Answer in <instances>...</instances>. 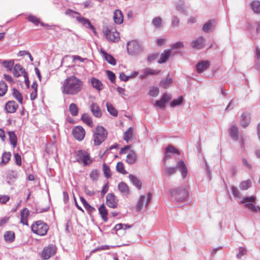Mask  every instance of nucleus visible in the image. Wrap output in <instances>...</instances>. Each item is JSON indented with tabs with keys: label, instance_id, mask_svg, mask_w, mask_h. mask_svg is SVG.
<instances>
[{
	"label": "nucleus",
	"instance_id": "1",
	"mask_svg": "<svg viewBox=\"0 0 260 260\" xmlns=\"http://www.w3.org/2000/svg\"><path fill=\"white\" fill-rule=\"evenodd\" d=\"M83 82L75 76L68 77L62 84L61 90L62 93L67 95H76L82 90Z\"/></svg>",
	"mask_w": 260,
	"mask_h": 260
},
{
	"label": "nucleus",
	"instance_id": "2",
	"mask_svg": "<svg viewBox=\"0 0 260 260\" xmlns=\"http://www.w3.org/2000/svg\"><path fill=\"white\" fill-rule=\"evenodd\" d=\"M170 193V197L178 203L184 202L188 196L187 189L182 187L171 189Z\"/></svg>",
	"mask_w": 260,
	"mask_h": 260
},
{
	"label": "nucleus",
	"instance_id": "3",
	"mask_svg": "<svg viewBox=\"0 0 260 260\" xmlns=\"http://www.w3.org/2000/svg\"><path fill=\"white\" fill-rule=\"evenodd\" d=\"M107 137V132L103 127L98 126L93 132V140L94 145L99 146L104 142Z\"/></svg>",
	"mask_w": 260,
	"mask_h": 260
},
{
	"label": "nucleus",
	"instance_id": "4",
	"mask_svg": "<svg viewBox=\"0 0 260 260\" xmlns=\"http://www.w3.org/2000/svg\"><path fill=\"white\" fill-rule=\"evenodd\" d=\"M31 229L33 233L40 236H44L47 234L49 228L45 222L38 220L31 225Z\"/></svg>",
	"mask_w": 260,
	"mask_h": 260
},
{
	"label": "nucleus",
	"instance_id": "5",
	"mask_svg": "<svg viewBox=\"0 0 260 260\" xmlns=\"http://www.w3.org/2000/svg\"><path fill=\"white\" fill-rule=\"evenodd\" d=\"M76 159L78 162H82L84 166L90 165L92 161L89 154L86 151L83 150L77 151Z\"/></svg>",
	"mask_w": 260,
	"mask_h": 260
},
{
	"label": "nucleus",
	"instance_id": "6",
	"mask_svg": "<svg viewBox=\"0 0 260 260\" xmlns=\"http://www.w3.org/2000/svg\"><path fill=\"white\" fill-rule=\"evenodd\" d=\"M255 198L253 196L249 197H245L240 201L241 204H245L246 208L253 212H260V207L255 206L253 205V202L255 201Z\"/></svg>",
	"mask_w": 260,
	"mask_h": 260
},
{
	"label": "nucleus",
	"instance_id": "7",
	"mask_svg": "<svg viewBox=\"0 0 260 260\" xmlns=\"http://www.w3.org/2000/svg\"><path fill=\"white\" fill-rule=\"evenodd\" d=\"M151 199V194L150 193H148L146 195L140 196L136 205L137 211H139L141 210L144 207L147 209Z\"/></svg>",
	"mask_w": 260,
	"mask_h": 260
},
{
	"label": "nucleus",
	"instance_id": "8",
	"mask_svg": "<svg viewBox=\"0 0 260 260\" xmlns=\"http://www.w3.org/2000/svg\"><path fill=\"white\" fill-rule=\"evenodd\" d=\"M142 48L140 44L135 41L127 43V50L129 54L134 55L139 53Z\"/></svg>",
	"mask_w": 260,
	"mask_h": 260
},
{
	"label": "nucleus",
	"instance_id": "9",
	"mask_svg": "<svg viewBox=\"0 0 260 260\" xmlns=\"http://www.w3.org/2000/svg\"><path fill=\"white\" fill-rule=\"evenodd\" d=\"M104 33L109 41L116 42L119 40V33L116 30L106 28L104 29Z\"/></svg>",
	"mask_w": 260,
	"mask_h": 260
},
{
	"label": "nucleus",
	"instance_id": "10",
	"mask_svg": "<svg viewBox=\"0 0 260 260\" xmlns=\"http://www.w3.org/2000/svg\"><path fill=\"white\" fill-rule=\"evenodd\" d=\"M206 39L203 36H200L190 43V47L195 49H201L204 47Z\"/></svg>",
	"mask_w": 260,
	"mask_h": 260
},
{
	"label": "nucleus",
	"instance_id": "11",
	"mask_svg": "<svg viewBox=\"0 0 260 260\" xmlns=\"http://www.w3.org/2000/svg\"><path fill=\"white\" fill-rule=\"evenodd\" d=\"M107 205L110 208H116L118 205V200L113 193H109L106 196Z\"/></svg>",
	"mask_w": 260,
	"mask_h": 260
},
{
	"label": "nucleus",
	"instance_id": "12",
	"mask_svg": "<svg viewBox=\"0 0 260 260\" xmlns=\"http://www.w3.org/2000/svg\"><path fill=\"white\" fill-rule=\"evenodd\" d=\"M72 134L76 139L81 141L85 137V132L82 126H77L73 129Z\"/></svg>",
	"mask_w": 260,
	"mask_h": 260
},
{
	"label": "nucleus",
	"instance_id": "13",
	"mask_svg": "<svg viewBox=\"0 0 260 260\" xmlns=\"http://www.w3.org/2000/svg\"><path fill=\"white\" fill-rule=\"evenodd\" d=\"M171 99V95L168 93H164L159 100L156 101L155 106L159 108L163 109L168 101Z\"/></svg>",
	"mask_w": 260,
	"mask_h": 260
},
{
	"label": "nucleus",
	"instance_id": "14",
	"mask_svg": "<svg viewBox=\"0 0 260 260\" xmlns=\"http://www.w3.org/2000/svg\"><path fill=\"white\" fill-rule=\"evenodd\" d=\"M176 171L178 170L181 175L183 179L185 178L187 175L188 171L184 161L182 160H179L176 165Z\"/></svg>",
	"mask_w": 260,
	"mask_h": 260
},
{
	"label": "nucleus",
	"instance_id": "15",
	"mask_svg": "<svg viewBox=\"0 0 260 260\" xmlns=\"http://www.w3.org/2000/svg\"><path fill=\"white\" fill-rule=\"evenodd\" d=\"M55 253V247L53 245H49L45 247L42 252V257L44 259H48Z\"/></svg>",
	"mask_w": 260,
	"mask_h": 260
},
{
	"label": "nucleus",
	"instance_id": "16",
	"mask_svg": "<svg viewBox=\"0 0 260 260\" xmlns=\"http://www.w3.org/2000/svg\"><path fill=\"white\" fill-rule=\"evenodd\" d=\"M210 62L208 60H202L196 64V70L199 73H202L209 68Z\"/></svg>",
	"mask_w": 260,
	"mask_h": 260
},
{
	"label": "nucleus",
	"instance_id": "17",
	"mask_svg": "<svg viewBox=\"0 0 260 260\" xmlns=\"http://www.w3.org/2000/svg\"><path fill=\"white\" fill-rule=\"evenodd\" d=\"M18 107V104L14 101L8 102L5 105V110L8 113H15Z\"/></svg>",
	"mask_w": 260,
	"mask_h": 260
},
{
	"label": "nucleus",
	"instance_id": "18",
	"mask_svg": "<svg viewBox=\"0 0 260 260\" xmlns=\"http://www.w3.org/2000/svg\"><path fill=\"white\" fill-rule=\"evenodd\" d=\"M76 19L77 21L82 24L83 25L85 26L87 28H89L92 30L93 31H95L94 27L91 24L89 20L85 18L81 17L80 16H78L76 17Z\"/></svg>",
	"mask_w": 260,
	"mask_h": 260
},
{
	"label": "nucleus",
	"instance_id": "19",
	"mask_svg": "<svg viewBox=\"0 0 260 260\" xmlns=\"http://www.w3.org/2000/svg\"><path fill=\"white\" fill-rule=\"evenodd\" d=\"M14 76L17 78L21 75L24 76L25 73H27L23 68L19 64H15L13 69Z\"/></svg>",
	"mask_w": 260,
	"mask_h": 260
},
{
	"label": "nucleus",
	"instance_id": "20",
	"mask_svg": "<svg viewBox=\"0 0 260 260\" xmlns=\"http://www.w3.org/2000/svg\"><path fill=\"white\" fill-rule=\"evenodd\" d=\"M241 125L243 128H246L250 122V115L248 113H244L241 116Z\"/></svg>",
	"mask_w": 260,
	"mask_h": 260
},
{
	"label": "nucleus",
	"instance_id": "21",
	"mask_svg": "<svg viewBox=\"0 0 260 260\" xmlns=\"http://www.w3.org/2000/svg\"><path fill=\"white\" fill-rule=\"evenodd\" d=\"M29 215V211L26 208H24L20 212V222L26 225H28L27 218Z\"/></svg>",
	"mask_w": 260,
	"mask_h": 260
},
{
	"label": "nucleus",
	"instance_id": "22",
	"mask_svg": "<svg viewBox=\"0 0 260 260\" xmlns=\"http://www.w3.org/2000/svg\"><path fill=\"white\" fill-rule=\"evenodd\" d=\"M238 126L236 124H232L229 129V133L231 137L234 141H238Z\"/></svg>",
	"mask_w": 260,
	"mask_h": 260
},
{
	"label": "nucleus",
	"instance_id": "23",
	"mask_svg": "<svg viewBox=\"0 0 260 260\" xmlns=\"http://www.w3.org/2000/svg\"><path fill=\"white\" fill-rule=\"evenodd\" d=\"M113 19L114 20V22L118 24H120L123 22V16L120 10H116L114 11Z\"/></svg>",
	"mask_w": 260,
	"mask_h": 260
},
{
	"label": "nucleus",
	"instance_id": "24",
	"mask_svg": "<svg viewBox=\"0 0 260 260\" xmlns=\"http://www.w3.org/2000/svg\"><path fill=\"white\" fill-rule=\"evenodd\" d=\"M90 110L93 114L96 117L100 118L102 114L100 107L96 103H93L90 106Z\"/></svg>",
	"mask_w": 260,
	"mask_h": 260
},
{
	"label": "nucleus",
	"instance_id": "25",
	"mask_svg": "<svg viewBox=\"0 0 260 260\" xmlns=\"http://www.w3.org/2000/svg\"><path fill=\"white\" fill-rule=\"evenodd\" d=\"M176 168L174 167H167L164 168L162 174L165 177H170L176 174Z\"/></svg>",
	"mask_w": 260,
	"mask_h": 260
},
{
	"label": "nucleus",
	"instance_id": "26",
	"mask_svg": "<svg viewBox=\"0 0 260 260\" xmlns=\"http://www.w3.org/2000/svg\"><path fill=\"white\" fill-rule=\"evenodd\" d=\"M172 53H173L172 50H165L161 54L160 59L158 60V62L159 63H165L170 57Z\"/></svg>",
	"mask_w": 260,
	"mask_h": 260
},
{
	"label": "nucleus",
	"instance_id": "27",
	"mask_svg": "<svg viewBox=\"0 0 260 260\" xmlns=\"http://www.w3.org/2000/svg\"><path fill=\"white\" fill-rule=\"evenodd\" d=\"M129 179L132 183L135 185L138 189H140L142 187V182L141 180L136 176L129 174L128 176Z\"/></svg>",
	"mask_w": 260,
	"mask_h": 260
},
{
	"label": "nucleus",
	"instance_id": "28",
	"mask_svg": "<svg viewBox=\"0 0 260 260\" xmlns=\"http://www.w3.org/2000/svg\"><path fill=\"white\" fill-rule=\"evenodd\" d=\"M90 82L93 87L97 90L100 91L103 89V84L99 79L92 77L90 79Z\"/></svg>",
	"mask_w": 260,
	"mask_h": 260
},
{
	"label": "nucleus",
	"instance_id": "29",
	"mask_svg": "<svg viewBox=\"0 0 260 260\" xmlns=\"http://www.w3.org/2000/svg\"><path fill=\"white\" fill-rule=\"evenodd\" d=\"M159 72V71L154 70L152 69L147 68L144 70L143 74L141 76V79H144L149 75H156Z\"/></svg>",
	"mask_w": 260,
	"mask_h": 260
},
{
	"label": "nucleus",
	"instance_id": "30",
	"mask_svg": "<svg viewBox=\"0 0 260 260\" xmlns=\"http://www.w3.org/2000/svg\"><path fill=\"white\" fill-rule=\"evenodd\" d=\"M250 8L254 13L260 14V2L258 1H253L250 4Z\"/></svg>",
	"mask_w": 260,
	"mask_h": 260
},
{
	"label": "nucleus",
	"instance_id": "31",
	"mask_svg": "<svg viewBox=\"0 0 260 260\" xmlns=\"http://www.w3.org/2000/svg\"><path fill=\"white\" fill-rule=\"evenodd\" d=\"M9 140L11 145L15 148L17 143V138L14 131H9L8 132Z\"/></svg>",
	"mask_w": 260,
	"mask_h": 260
},
{
	"label": "nucleus",
	"instance_id": "32",
	"mask_svg": "<svg viewBox=\"0 0 260 260\" xmlns=\"http://www.w3.org/2000/svg\"><path fill=\"white\" fill-rule=\"evenodd\" d=\"M105 59L110 64L115 65L116 64V59L110 54L107 53L104 51H102Z\"/></svg>",
	"mask_w": 260,
	"mask_h": 260
},
{
	"label": "nucleus",
	"instance_id": "33",
	"mask_svg": "<svg viewBox=\"0 0 260 260\" xmlns=\"http://www.w3.org/2000/svg\"><path fill=\"white\" fill-rule=\"evenodd\" d=\"M136 158L137 157L135 152L133 150H131L127 155L126 161L128 164L132 165L135 162Z\"/></svg>",
	"mask_w": 260,
	"mask_h": 260
},
{
	"label": "nucleus",
	"instance_id": "34",
	"mask_svg": "<svg viewBox=\"0 0 260 260\" xmlns=\"http://www.w3.org/2000/svg\"><path fill=\"white\" fill-rule=\"evenodd\" d=\"M99 211L100 214H101V217H102V219H103V220L105 222L107 221V220H108V218H107L108 212H107V210L106 209L104 204H103L102 205H101L100 206V207L99 208Z\"/></svg>",
	"mask_w": 260,
	"mask_h": 260
},
{
	"label": "nucleus",
	"instance_id": "35",
	"mask_svg": "<svg viewBox=\"0 0 260 260\" xmlns=\"http://www.w3.org/2000/svg\"><path fill=\"white\" fill-rule=\"evenodd\" d=\"M118 188L119 191L123 194H127L129 193V188L127 184L121 182L118 185Z\"/></svg>",
	"mask_w": 260,
	"mask_h": 260
},
{
	"label": "nucleus",
	"instance_id": "36",
	"mask_svg": "<svg viewBox=\"0 0 260 260\" xmlns=\"http://www.w3.org/2000/svg\"><path fill=\"white\" fill-rule=\"evenodd\" d=\"M82 120L88 125L89 127H93V122L91 117L89 115V114L87 113H84L82 115L81 117Z\"/></svg>",
	"mask_w": 260,
	"mask_h": 260
},
{
	"label": "nucleus",
	"instance_id": "37",
	"mask_svg": "<svg viewBox=\"0 0 260 260\" xmlns=\"http://www.w3.org/2000/svg\"><path fill=\"white\" fill-rule=\"evenodd\" d=\"M152 24L155 28H160L162 24V20L160 17H155L152 20Z\"/></svg>",
	"mask_w": 260,
	"mask_h": 260
},
{
	"label": "nucleus",
	"instance_id": "38",
	"mask_svg": "<svg viewBox=\"0 0 260 260\" xmlns=\"http://www.w3.org/2000/svg\"><path fill=\"white\" fill-rule=\"evenodd\" d=\"M134 133V129L132 127H129L126 132H124L123 135V139L127 143H128L129 140L133 137Z\"/></svg>",
	"mask_w": 260,
	"mask_h": 260
},
{
	"label": "nucleus",
	"instance_id": "39",
	"mask_svg": "<svg viewBox=\"0 0 260 260\" xmlns=\"http://www.w3.org/2000/svg\"><path fill=\"white\" fill-rule=\"evenodd\" d=\"M1 63L8 71H12L13 67L14 66V61L13 60H3Z\"/></svg>",
	"mask_w": 260,
	"mask_h": 260
},
{
	"label": "nucleus",
	"instance_id": "40",
	"mask_svg": "<svg viewBox=\"0 0 260 260\" xmlns=\"http://www.w3.org/2000/svg\"><path fill=\"white\" fill-rule=\"evenodd\" d=\"M18 177V173L16 171H9L7 175V179H9L8 183H11V182H13Z\"/></svg>",
	"mask_w": 260,
	"mask_h": 260
},
{
	"label": "nucleus",
	"instance_id": "41",
	"mask_svg": "<svg viewBox=\"0 0 260 260\" xmlns=\"http://www.w3.org/2000/svg\"><path fill=\"white\" fill-rule=\"evenodd\" d=\"M106 107L108 112L113 116H117L118 112L113 105L108 102L106 103Z\"/></svg>",
	"mask_w": 260,
	"mask_h": 260
},
{
	"label": "nucleus",
	"instance_id": "42",
	"mask_svg": "<svg viewBox=\"0 0 260 260\" xmlns=\"http://www.w3.org/2000/svg\"><path fill=\"white\" fill-rule=\"evenodd\" d=\"M4 239L5 241L12 242L14 240L15 234L12 231H7L4 235Z\"/></svg>",
	"mask_w": 260,
	"mask_h": 260
},
{
	"label": "nucleus",
	"instance_id": "43",
	"mask_svg": "<svg viewBox=\"0 0 260 260\" xmlns=\"http://www.w3.org/2000/svg\"><path fill=\"white\" fill-rule=\"evenodd\" d=\"M159 93V88L157 86H150L149 89L148 94L152 97L157 96Z\"/></svg>",
	"mask_w": 260,
	"mask_h": 260
},
{
	"label": "nucleus",
	"instance_id": "44",
	"mask_svg": "<svg viewBox=\"0 0 260 260\" xmlns=\"http://www.w3.org/2000/svg\"><path fill=\"white\" fill-rule=\"evenodd\" d=\"M12 95L21 104L23 103V98L21 93L16 88H13Z\"/></svg>",
	"mask_w": 260,
	"mask_h": 260
},
{
	"label": "nucleus",
	"instance_id": "45",
	"mask_svg": "<svg viewBox=\"0 0 260 260\" xmlns=\"http://www.w3.org/2000/svg\"><path fill=\"white\" fill-rule=\"evenodd\" d=\"M11 154L10 152H5L3 153L2 157L1 165L6 164L10 159Z\"/></svg>",
	"mask_w": 260,
	"mask_h": 260
},
{
	"label": "nucleus",
	"instance_id": "46",
	"mask_svg": "<svg viewBox=\"0 0 260 260\" xmlns=\"http://www.w3.org/2000/svg\"><path fill=\"white\" fill-rule=\"evenodd\" d=\"M69 111L72 116H75L78 115V108L74 103H72L69 106Z\"/></svg>",
	"mask_w": 260,
	"mask_h": 260
},
{
	"label": "nucleus",
	"instance_id": "47",
	"mask_svg": "<svg viewBox=\"0 0 260 260\" xmlns=\"http://www.w3.org/2000/svg\"><path fill=\"white\" fill-rule=\"evenodd\" d=\"M213 20H209L208 21V22H207L206 23H205L203 27H202V30L204 31V32H208L210 30H211L213 27Z\"/></svg>",
	"mask_w": 260,
	"mask_h": 260
},
{
	"label": "nucleus",
	"instance_id": "48",
	"mask_svg": "<svg viewBox=\"0 0 260 260\" xmlns=\"http://www.w3.org/2000/svg\"><path fill=\"white\" fill-rule=\"evenodd\" d=\"M183 101V98L182 96L178 97L177 99H174L170 103V106L172 107H175L176 106L181 105Z\"/></svg>",
	"mask_w": 260,
	"mask_h": 260
},
{
	"label": "nucleus",
	"instance_id": "49",
	"mask_svg": "<svg viewBox=\"0 0 260 260\" xmlns=\"http://www.w3.org/2000/svg\"><path fill=\"white\" fill-rule=\"evenodd\" d=\"M8 90V86L4 81L0 82V96H4Z\"/></svg>",
	"mask_w": 260,
	"mask_h": 260
},
{
	"label": "nucleus",
	"instance_id": "50",
	"mask_svg": "<svg viewBox=\"0 0 260 260\" xmlns=\"http://www.w3.org/2000/svg\"><path fill=\"white\" fill-rule=\"evenodd\" d=\"M251 184L250 180H245L241 182L239 187L242 190H246L250 187Z\"/></svg>",
	"mask_w": 260,
	"mask_h": 260
},
{
	"label": "nucleus",
	"instance_id": "51",
	"mask_svg": "<svg viewBox=\"0 0 260 260\" xmlns=\"http://www.w3.org/2000/svg\"><path fill=\"white\" fill-rule=\"evenodd\" d=\"M172 81L171 78L169 76H167L165 80L160 82V86L164 88H166L172 83Z\"/></svg>",
	"mask_w": 260,
	"mask_h": 260
},
{
	"label": "nucleus",
	"instance_id": "52",
	"mask_svg": "<svg viewBox=\"0 0 260 260\" xmlns=\"http://www.w3.org/2000/svg\"><path fill=\"white\" fill-rule=\"evenodd\" d=\"M165 152H167L168 153H175L177 154H179V151L171 145H169L168 147L165 149Z\"/></svg>",
	"mask_w": 260,
	"mask_h": 260
},
{
	"label": "nucleus",
	"instance_id": "53",
	"mask_svg": "<svg viewBox=\"0 0 260 260\" xmlns=\"http://www.w3.org/2000/svg\"><path fill=\"white\" fill-rule=\"evenodd\" d=\"M103 170L105 177L109 178L111 177V170L109 167L106 165V164L103 165Z\"/></svg>",
	"mask_w": 260,
	"mask_h": 260
},
{
	"label": "nucleus",
	"instance_id": "54",
	"mask_svg": "<svg viewBox=\"0 0 260 260\" xmlns=\"http://www.w3.org/2000/svg\"><path fill=\"white\" fill-rule=\"evenodd\" d=\"M116 170L120 173L126 174L127 172L125 170L124 165L121 162H118L116 165Z\"/></svg>",
	"mask_w": 260,
	"mask_h": 260
},
{
	"label": "nucleus",
	"instance_id": "55",
	"mask_svg": "<svg viewBox=\"0 0 260 260\" xmlns=\"http://www.w3.org/2000/svg\"><path fill=\"white\" fill-rule=\"evenodd\" d=\"M99 176V172L97 170H93L90 173V177L93 181H96Z\"/></svg>",
	"mask_w": 260,
	"mask_h": 260
},
{
	"label": "nucleus",
	"instance_id": "56",
	"mask_svg": "<svg viewBox=\"0 0 260 260\" xmlns=\"http://www.w3.org/2000/svg\"><path fill=\"white\" fill-rule=\"evenodd\" d=\"M132 226L131 225L125 224H122V223H118L117 224L115 227L114 229L116 231H118L121 229H124L126 230L128 228H130Z\"/></svg>",
	"mask_w": 260,
	"mask_h": 260
},
{
	"label": "nucleus",
	"instance_id": "57",
	"mask_svg": "<svg viewBox=\"0 0 260 260\" xmlns=\"http://www.w3.org/2000/svg\"><path fill=\"white\" fill-rule=\"evenodd\" d=\"M247 250L242 247L239 248V252L237 254L236 257L238 258H240L242 256L246 254Z\"/></svg>",
	"mask_w": 260,
	"mask_h": 260
},
{
	"label": "nucleus",
	"instance_id": "58",
	"mask_svg": "<svg viewBox=\"0 0 260 260\" xmlns=\"http://www.w3.org/2000/svg\"><path fill=\"white\" fill-rule=\"evenodd\" d=\"M27 19L29 21L34 23L36 25H37L39 22V19L34 15H29L27 17Z\"/></svg>",
	"mask_w": 260,
	"mask_h": 260
},
{
	"label": "nucleus",
	"instance_id": "59",
	"mask_svg": "<svg viewBox=\"0 0 260 260\" xmlns=\"http://www.w3.org/2000/svg\"><path fill=\"white\" fill-rule=\"evenodd\" d=\"M158 56V54L157 53H153L150 54L147 56V60L149 62H152L156 60Z\"/></svg>",
	"mask_w": 260,
	"mask_h": 260
},
{
	"label": "nucleus",
	"instance_id": "60",
	"mask_svg": "<svg viewBox=\"0 0 260 260\" xmlns=\"http://www.w3.org/2000/svg\"><path fill=\"white\" fill-rule=\"evenodd\" d=\"M107 75L108 77V79L112 82L113 83L115 80V74L111 71L108 70L106 71Z\"/></svg>",
	"mask_w": 260,
	"mask_h": 260
},
{
	"label": "nucleus",
	"instance_id": "61",
	"mask_svg": "<svg viewBox=\"0 0 260 260\" xmlns=\"http://www.w3.org/2000/svg\"><path fill=\"white\" fill-rule=\"evenodd\" d=\"M112 246H109V245H102L100 246H99L96 247L95 249L93 250L92 251V252H95L99 250H108L109 249L110 247H112Z\"/></svg>",
	"mask_w": 260,
	"mask_h": 260
},
{
	"label": "nucleus",
	"instance_id": "62",
	"mask_svg": "<svg viewBox=\"0 0 260 260\" xmlns=\"http://www.w3.org/2000/svg\"><path fill=\"white\" fill-rule=\"evenodd\" d=\"M15 161L16 165L18 166L21 165V157L18 153H15L14 154Z\"/></svg>",
	"mask_w": 260,
	"mask_h": 260
},
{
	"label": "nucleus",
	"instance_id": "63",
	"mask_svg": "<svg viewBox=\"0 0 260 260\" xmlns=\"http://www.w3.org/2000/svg\"><path fill=\"white\" fill-rule=\"evenodd\" d=\"M184 46L182 42H178L177 43H175L173 44L172 46V49H179L183 48Z\"/></svg>",
	"mask_w": 260,
	"mask_h": 260
},
{
	"label": "nucleus",
	"instance_id": "64",
	"mask_svg": "<svg viewBox=\"0 0 260 260\" xmlns=\"http://www.w3.org/2000/svg\"><path fill=\"white\" fill-rule=\"evenodd\" d=\"M180 23L179 19L177 16H174L173 18L172 21V25L173 27H176Z\"/></svg>",
	"mask_w": 260,
	"mask_h": 260
}]
</instances>
